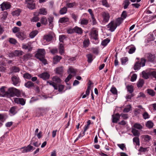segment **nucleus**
Here are the masks:
<instances>
[{"mask_svg":"<svg viewBox=\"0 0 156 156\" xmlns=\"http://www.w3.org/2000/svg\"><path fill=\"white\" fill-rule=\"evenodd\" d=\"M45 52L44 49H39L38 50L37 53L35 54V56L39 59L44 64L47 63V61L44 58V55Z\"/></svg>","mask_w":156,"mask_h":156,"instance_id":"1","label":"nucleus"},{"mask_svg":"<svg viewBox=\"0 0 156 156\" xmlns=\"http://www.w3.org/2000/svg\"><path fill=\"white\" fill-rule=\"evenodd\" d=\"M146 62V60L145 58H142L140 62L139 61L135 63L133 67L134 69L135 70H138L141 66H144L145 65Z\"/></svg>","mask_w":156,"mask_h":156,"instance_id":"2","label":"nucleus"},{"mask_svg":"<svg viewBox=\"0 0 156 156\" xmlns=\"http://www.w3.org/2000/svg\"><path fill=\"white\" fill-rule=\"evenodd\" d=\"M34 0H25V4L27 7L30 9L35 8V4L34 3Z\"/></svg>","mask_w":156,"mask_h":156,"instance_id":"3","label":"nucleus"},{"mask_svg":"<svg viewBox=\"0 0 156 156\" xmlns=\"http://www.w3.org/2000/svg\"><path fill=\"white\" fill-rule=\"evenodd\" d=\"M15 88L14 87H10L8 89V91H6L4 94L2 96L3 97H13L14 96V91Z\"/></svg>","mask_w":156,"mask_h":156,"instance_id":"4","label":"nucleus"},{"mask_svg":"<svg viewBox=\"0 0 156 156\" xmlns=\"http://www.w3.org/2000/svg\"><path fill=\"white\" fill-rule=\"evenodd\" d=\"M0 8L2 11L7 10L9 9L11 7L10 3L7 2H4L0 5Z\"/></svg>","mask_w":156,"mask_h":156,"instance_id":"5","label":"nucleus"},{"mask_svg":"<svg viewBox=\"0 0 156 156\" xmlns=\"http://www.w3.org/2000/svg\"><path fill=\"white\" fill-rule=\"evenodd\" d=\"M107 27L108 28V30L113 32L116 29L117 26L114 21H112L107 25Z\"/></svg>","mask_w":156,"mask_h":156,"instance_id":"6","label":"nucleus"},{"mask_svg":"<svg viewBox=\"0 0 156 156\" xmlns=\"http://www.w3.org/2000/svg\"><path fill=\"white\" fill-rule=\"evenodd\" d=\"M102 16L103 18V22L105 23L108 21L110 16L108 13L105 12H103L102 14Z\"/></svg>","mask_w":156,"mask_h":156,"instance_id":"7","label":"nucleus"},{"mask_svg":"<svg viewBox=\"0 0 156 156\" xmlns=\"http://www.w3.org/2000/svg\"><path fill=\"white\" fill-rule=\"evenodd\" d=\"M14 101L17 104H20L23 105L25 103V101L23 98H13Z\"/></svg>","mask_w":156,"mask_h":156,"instance_id":"8","label":"nucleus"},{"mask_svg":"<svg viewBox=\"0 0 156 156\" xmlns=\"http://www.w3.org/2000/svg\"><path fill=\"white\" fill-rule=\"evenodd\" d=\"M90 36L93 39L96 40L98 36V31L94 28L92 29L90 32Z\"/></svg>","mask_w":156,"mask_h":156,"instance_id":"9","label":"nucleus"},{"mask_svg":"<svg viewBox=\"0 0 156 156\" xmlns=\"http://www.w3.org/2000/svg\"><path fill=\"white\" fill-rule=\"evenodd\" d=\"M22 48L25 50H28V51H30L32 50L33 46L31 43L30 42H29L26 44H23Z\"/></svg>","mask_w":156,"mask_h":156,"instance_id":"10","label":"nucleus"},{"mask_svg":"<svg viewBox=\"0 0 156 156\" xmlns=\"http://www.w3.org/2000/svg\"><path fill=\"white\" fill-rule=\"evenodd\" d=\"M120 115L119 113H116L112 115V122L114 123H117L119 120Z\"/></svg>","mask_w":156,"mask_h":156,"instance_id":"11","label":"nucleus"},{"mask_svg":"<svg viewBox=\"0 0 156 156\" xmlns=\"http://www.w3.org/2000/svg\"><path fill=\"white\" fill-rule=\"evenodd\" d=\"M30 144L33 145L35 147H38L41 144L38 142L36 138L34 137L31 140Z\"/></svg>","mask_w":156,"mask_h":156,"instance_id":"12","label":"nucleus"},{"mask_svg":"<svg viewBox=\"0 0 156 156\" xmlns=\"http://www.w3.org/2000/svg\"><path fill=\"white\" fill-rule=\"evenodd\" d=\"M145 56L147 58L148 61L151 62H153L155 58V56L154 55L150 53L146 54Z\"/></svg>","mask_w":156,"mask_h":156,"instance_id":"13","label":"nucleus"},{"mask_svg":"<svg viewBox=\"0 0 156 156\" xmlns=\"http://www.w3.org/2000/svg\"><path fill=\"white\" fill-rule=\"evenodd\" d=\"M11 80L13 82V84L15 85H16L20 82L19 77L15 75L13 76H12Z\"/></svg>","mask_w":156,"mask_h":156,"instance_id":"14","label":"nucleus"},{"mask_svg":"<svg viewBox=\"0 0 156 156\" xmlns=\"http://www.w3.org/2000/svg\"><path fill=\"white\" fill-rule=\"evenodd\" d=\"M23 52L21 50H15L11 54V56L13 57V56H19L23 55Z\"/></svg>","mask_w":156,"mask_h":156,"instance_id":"15","label":"nucleus"},{"mask_svg":"<svg viewBox=\"0 0 156 156\" xmlns=\"http://www.w3.org/2000/svg\"><path fill=\"white\" fill-rule=\"evenodd\" d=\"M40 77L44 80L48 79L50 77L49 74L47 72L41 74L40 76Z\"/></svg>","mask_w":156,"mask_h":156,"instance_id":"16","label":"nucleus"},{"mask_svg":"<svg viewBox=\"0 0 156 156\" xmlns=\"http://www.w3.org/2000/svg\"><path fill=\"white\" fill-rule=\"evenodd\" d=\"M55 72L56 73L62 76L63 73V68L62 67L57 68L56 69Z\"/></svg>","mask_w":156,"mask_h":156,"instance_id":"17","label":"nucleus"},{"mask_svg":"<svg viewBox=\"0 0 156 156\" xmlns=\"http://www.w3.org/2000/svg\"><path fill=\"white\" fill-rule=\"evenodd\" d=\"M52 38L53 37L51 35L48 34L45 35L44 36V39L47 41L49 42L52 40Z\"/></svg>","mask_w":156,"mask_h":156,"instance_id":"18","label":"nucleus"},{"mask_svg":"<svg viewBox=\"0 0 156 156\" xmlns=\"http://www.w3.org/2000/svg\"><path fill=\"white\" fill-rule=\"evenodd\" d=\"M75 33L78 34H81L83 33V30L80 28L78 27H74Z\"/></svg>","mask_w":156,"mask_h":156,"instance_id":"19","label":"nucleus"},{"mask_svg":"<svg viewBox=\"0 0 156 156\" xmlns=\"http://www.w3.org/2000/svg\"><path fill=\"white\" fill-rule=\"evenodd\" d=\"M69 21V19L68 17H63L59 19V22L61 23H65Z\"/></svg>","mask_w":156,"mask_h":156,"instance_id":"20","label":"nucleus"},{"mask_svg":"<svg viewBox=\"0 0 156 156\" xmlns=\"http://www.w3.org/2000/svg\"><path fill=\"white\" fill-rule=\"evenodd\" d=\"M62 58V57L61 56H55L53 58V62L54 64H57L58 62H59L60 60Z\"/></svg>","mask_w":156,"mask_h":156,"instance_id":"21","label":"nucleus"},{"mask_svg":"<svg viewBox=\"0 0 156 156\" xmlns=\"http://www.w3.org/2000/svg\"><path fill=\"white\" fill-rule=\"evenodd\" d=\"M59 52L61 55L63 54L64 53V47L62 43H60L59 46Z\"/></svg>","mask_w":156,"mask_h":156,"instance_id":"22","label":"nucleus"},{"mask_svg":"<svg viewBox=\"0 0 156 156\" xmlns=\"http://www.w3.org/2000/svg\"><path fill=\"white\" fill-rule=\"evenodd\" d=\"M17 107L16 106L11 107L9 110V112L13 115L15 114L17 112Z\"/></svg>","mask_w":156,"mask_h":156,"instance_id":"23","label":"nucleus"},{"mask_svg":"<svg viewBox=\"0 0 156 156\" xmlns=\"http://www.w3.org/2000/svg\"><path fill=\"white\" fill-rule=\"evenodd\" d=\"M39 13L41 14L46 15L47 14L48 12L47 9L43 8L40 9Z\"/></svg>","mask_w":156,"mask_h":156,"instance_id":"24","label":"nucleus"},{"mask_svg":"<svg viewBox=\"0 0 156 156\" xmlns=\"http://www.w3.org/2000/svg\"><path fill=\"white\" fill-rule=\"evenodd\" d=\"M88 23V20L84 19L83 18L80 20L79 23L82 25H87Z\"/></svg>","mask_w":156,"mask_h":156,"instance_id":"25","label":"nucleus"},{"mask_svg":"<svg viewBox=\"0 0 156 156\" xmlns=\"http://www.w3.org/2000/svg\"><path fill=\"white\" fill-rule=\"evenodd\" d=\"M47 84H48L52 86L55 90L58 89V86L57 84L53 82L52 81H47Z\"/></svg>","mask_w":156,"mask_h":156,"instance_id":"26","label":"nucleus"},{"mask_svg":"<svg viewBox=\"0 0 156 156\" xmlns=\"http://www.w3.org/2000/svg\"><path fill=\"white\" fill-rule=\"evenodd\" d=\"M132 132L133 135L135 136L138 137L140 136V133L135 128H133L132 129Z\"/></svg>","mask_w":156,"mask_h":156,"instance_id":"27","label":"nucleus"},{"mask_svg":"<svg viewBox=\"0 0 156 156\" xmlns=\"http://www.w3.org/2000/svg\"><path fill=\"white\" fill-rule=\"evenodd\" d=\"M146 126L148 128L150 129L152 128L153 126V123L151 120L148 121L145 124Z\"/></svg>","mask_w":156,"mask_h":156,"instance_id":"28","label":"nucleus"},{"mask_svg":"<svg viewBox=\"0 0 156 156\" xmlns=\"http://www.w3.org/2000/svg\"><path fill=\"white\" fill-rule=\"evenodd\" d=\"M25 86L28 88L34 86V83L30 81H29L25 83Z\"/></svg>","mask_w":156,"mask_h":156,"instance_id":"29","label":"nucleus"},{"mask_svg":"<svg viewBox=\"0 0 156 156\" xmlns=\"http://www.w3.org/2000/svg\"><path fill=\"white\" fill-rule=\"evenodd\" d=\"M134 128L138 129H141L143 128L142 126L140 123H136L133 126Z\"/></svg>","mask_w":156,"mask_h":156,"instance_id":"30","label":"nucleus"},{"mask_svg":"<svg viewBox=\"0 0 156 156\" xmlns=\"http://www.w3.org/2000/svg\"><path fill=\"white\" fill-rule=\"evenodd\" d=\"M53 81L57 83H60L61 82V79L57 76H54L52 78Z\"/></svg>","mask_w":156,"mask_h":156,"instance_id":"31","label":"nucleus"},{"mask_svg":"<svg viewBox=\"0 0 156 156\" xmlns=\"http://www.w3.org/2000/svg\"><path fill=\"white\" fill-rule=\"evenodd\" d=\"M142 77L145 79H147L149 78V76H150L149 73H146L144 71L142 72Z\"/></svg>","mask_w":156,"mask_h":156,"instance_id":"32","label":"nucleus"},{"mask_svg":"<svg viewBox=\"0 0 156 156\" xmlns=\"http://www.w3.org/2000/svg\"><path fill=\"white\" fill-rule=\"evenodd\" d=\"M25 148L27 152H30L32 150H33L35 149V148H34L32 146H31L30 144L26 147H25Z\"/></svg>","mask_w":156,"mask_h":156,"instance_id":"33","label":"nucleus"},{"mask_svg":"<svg viewBox=\"0 0 156 156\" xmlns=\"http://www.w3.org/2000/svg\"><path fill=\"white\" fill-rule=\"evenodd\" d=\"M123 20L121 17L118 18L115 22V23L117 25V26H119L121 23L122 22Z\"/></svg>","mask_w":156,"mask_h":156,"instance_id":"34","label":"nucleus"},{"mask_svg":"<svg viewBox=\"0 0 156 156\" xmlns=\"http://www.w3.org/2000/svg\"><path fill=\"white\" fill-rule=\"evenodd\" d=\"M67 10V8L66 7H64L61 9L59 11V13L61 15L65 14L66 13Z\"/></svg>","mask_w":156,"mask_h":156,"instance_id":"35","label":"nucleus"},{"mask_svg":"<svg viewBox=\"0 0 156 156\" xmlns=\"http://www.w3.org/2000/svg\"><path fill=\"white\" fill-rule=\"evenodd\" d=\"M90 42L89 39H85L83 42V46L85 48L87 47L90 44Z\"/></svg>","mask_w":156,"mask_h":156,"instance_id":"36","label":"nucleus"},{"mask_svg":"<svg viewBox=\"0 0 156 156\" xmlns=\"http://www.w3.org/2000/svg\"><path fill=\"white\" fill-rule=\"evenodd\" d=\"M144 83V80L143 79H140L137 83L138 87H142Z\"/></svg>","mask_w":156,"mask_h":156,"instance_id":"37","label":"nucleus"},{"mask_svg":"<svg viewBox=\"0 0 156 156\" xmlns=\"http://www.w3.org/2000/svg\"><path fill=\"white\" fill-rule=\"evenodd\" d=\"M88 12L90 14L91 16V19H92V21H93V23H94L96 21L95 19L94 18V15L93 13L92 10L91 9H89L88 10Z\"/></svg>","mask_w":156,"mask_h":156,"instance_id":"38","label":"nucleus"},{"mask_svg":"<svg viewBox=\"0 0 156 156\" xmlns=\"http://www.w3.org/2000/svg\"><path fill=\"white\" fill-rule=\"evenodd\" d=\"M141 137L146 141H149L151 139V136L147 135H143Z\"/></svg>","mask_w":156,"mask_h":156,"instance_id":"39","label":"nucleus"},{"mask_svg":"<svg viewBox=\"0 0 156 156\" xmlns=\"http://www.w3.org/2000/svg\"><path fill=\"white\" fill-rule=\"evenodd\" d=\"M21 11L20 9H18L17 10H16L13 11L12 12V14L13 16H18L20 14Z\"/></svg>","mask_w":156,"mask_h":156,"instance_id":"40","label":"nucleus"},{"mask_svg":"<svg viewBox=\"0 0 156 156\" xmlns=\"http://www.w3.org/2000/svg\"><path fill=\"white\" fill-rule=\"evenodd\" d=\"M41 23L46 25L48 23L47 20L45 17H42L41 19Z\"/></svg>","mask_w":156,"mask_h":156,"instance_id":"41","label":"nucleus"},{"mask_svg":"<svg viewBox=\"0 0 156 156\" xmlns=\"http://www.w3.org/2000/svg\"><path fill=\"white\" fill-rule=\"evenodd\" d=\"M38 33L37 30L31 32L30 34V36L31 38H33Z\"/></svg>","mask_w":156,"mask_h":156,"instance_id":"42","label":"nucleus"},{"mask_svg":"<svg viewBox=\"0 0 156 156\" xmlns=\"http://www.w3.org/2000/svg\"><path fill=\"white\" fill-rule=\"evenodd\" d=\"M147 92L149 95L152 96L155 95V93L153 90L148 89L147 90Z\"/></svg>","mask_w":156,"mask_h":156,"instance_id":"43","label":"nucleus"},{"mask_svg":"<svg viewBox=\"0 0 156 156\" xmlns=\"http://www.w3.org/2000/svg\"><path fill=\"white\" fill-rule=\"evenodd\" d=\"M110 40L108 38H107L104 40L101 43V44L103 46H105L110 42Z\"/></svg>","mask_w":156,"mask_h":156,"instance_id":"44","label":"nucleus"},{"mask_svg":"<svg viewBox=\"0 0 156 156\" xmlns=\"http://www.w3.org/2000/svg\"><path fill=\"white\" fill-rule=\"evenodd\" d=\"M110 91L114 94L116 95L117 94V90L116 88L114 86L112 87Z\"/></svg>","mask_w":156,"mask_h":156,"instance_id":"45","label":"nucleus"},{"mask_svg":"<svg viewBox=\"0 0 156 156\" xmlns=\"http://www.w3.org/2000/svg\"><path fill=\"white\" fill-rule=\"evenodd\" d=\"M14 93V96H16L17 97H20L21 95V93L20 91L18 90L16 88L15 89Z\"/></svg>","mask_w":156,"mask_h":156,"instance_id":"46","label":"nucleus"},{"mask_svg":"<svg viewBox=\"0 0 156 156\" xmlns=\"http://www.w3.org/2000/svg\"><path fill=\"white\" fill-rule=\"evenodd\" d=\"M128 61V58L127 57H124L121 59V61L122 65H125Z\"/></svg>","mask_w":156,"mask_h":156,"instance_id":"47","label":"nucleus"},{"mask_svg":"<svg viewBox=\"0 0 156 156\" xmlns=\"http://www.w3.org/2000/svg\"><path fill=\"white\" fill-rule=\"evenodd\" d=\"M127 16V12L125 11H124L122 12V14L121 15V18L123 20L126 19Z\"/></svg>","mask_w":156,"mask_h":156,"instance_id":"48","label":"nucleus"},{"mask_svg":"<svg viewBox=\"0 0 156 156\" xmlns=\"http://www.w3.org/2000/svg\"><path fill=\"white\" fill-rule=\"evenodd\" d=\"M11 70L12 72H18L20 71V69L19 67L16 66H13L12 67Z\"/></svg>","mask_w":156,"mask_h":156,"instance_id":"49","label":"nucleus"},{"mask_svg":"<svg viewBox=\"0 0 156 156\" xmlns=\"http://www.w3.org/2000/svg\"><path fill=\"white\" fill-rule=\"evenodd\" d=\"M23 77L25 79H30L32 77L31 75L28 73H26L23 75Z\"/></svg>","mask_w":156,"mask_h":156,"instance_id":"50","label":"nucleus"},{"mask_svg":"<svg viewBox=\"0 0 156 156\" xmlns=\"http://www.w3.org/2000/svg\"><path fill=\"white\" fill-rule=\"evenodd\" d=\"M131 108V106L130 105L126 106V107L124 109L123 112H129L130 111Z\"/></svg>","mask_w":156,"mask_h":156,"instance_id":"51","label":"nucleus"},{"mask_svg":"<svg viewBox=\"0 0 156 156\" xmlns=\"http://www.w3.org/2000/svg\"><path fill=\"white\" fill-rule=\"evenodd\" d=\"M133 142L136 143V145H140V140L139 138L138 137H134L133 139Z\"/></svg>","mask_w":156,"mask_h":156,"instance_id":"52","label":"nucleus"},{"mask_svg":"<svg viewBox=\"0 0 156 156\" xmlns=\"http://www.w3.org/2000/svg\"><path fill=\"white\" fill-rule=\"evenodd\" d=\"M124 9H126L127 8L128 6L130 4V2L129 0H125L124 2Z\"/></svg>","mask_w":156,"mask_h":156,"instance_id":"53","label":"nucleus"},{"mask_svg":"<svg viewBox=\"0 0 156 156\" xmlns=\"http://www.w3.org/2000/svg\"><path fill=\"white\" fill-rule=\"evenodd\" d=\"M101 1L103 5L107 7H109V5L107 2V0H101Z\"/></svg>","mask_w":156,"mask_h":156,"instance_id":"54","label":"nucleus"},{"mask_svg":"<svg viewBox=\"0 0 156 156\" xmlns=\"http://www.w3.org/2000/svg\"><path fill=\"white\" fill-rule=\"evenodd\" d=\"M66 5L68 8H72L74 6L76 5V4L75 2L73 3H67L66 4Z\"/></svg>","mask_w":156,"mask_h":156,"instance_id":"55","label":"nucleus"},{"mask_svg":"<svg viewBox=\"0 0 156 156\" xmlns=\"http://www.w3.org/2000/svg\"><path fill=\"white\" fill-rule=\"evenodd\" d=\"M143 117L144 119H148L150 116L148 114L147 112H144L143 114Z\"/></svg>","mask_w":156,"mask_h":156,"instance_id":"56","label":"nucleus"},{"mask_svg":"<svg viewBox=\"0 0 156 156\" xmlns=\"http://www.w3.org/2000/svg\"><path fill=\"white\" fill-rule=\"evenodd\" d=\"M66 38V36L64 35H62L59 36V40L60 42L63 43L64 40Z\"/></svg>","mask_w":156,"mask_h":156,"instance_id":"57","label":"nucleus"},{"mask_svg":"<svg viewBox=\"0 0 156 156\" xmlns=\"http://www.w3.org/2000/svg\"><path fill=\"white\" fill-rule=\"evenodd\" d=\"M54 18L50 16L48 18V20L49 22V24L50 27L52 26V23L53 22Z\"/></svg>","mask_w":156,"mask_h":156,"instance_id":"58","label":"nucleus"},{"mask_svg":"<svg viewBox=\"0 0 156 156\" xmlns=\"http://www.w3.org/2000/svg\"><path fill=\"white\" fill-rule=\"evenodd\" d=\"M135 47L134 46H133L130 47V48H129V50L128 52L129 54H132L135 52Z\"/></svg>","mask_w":156,"mask_h":156,"instance_id":"59","label":"nucleus"},{"mask_svg":"<svg viewBox=\"0 0 156 156\" xmlns=\"http://www.w3.org/2000/svg\"><path fill=\"white\" fill-rule=\"evenodd\" d=\"M127 91L130 93H132L133 91V87L132 86H127Z\"/></svg>","mask_w":156,"mask_h":156,"instance_id":"60","label":"nucleus"},{"mask_svg":"<svg viewBox=\"0 0 156 156\" xmlns=\"http://www.w3.org/2000/svg\"><path fill=\"white\" fill-rule=\"evenodd\" d=\"M87 57L88 58V61L90 63L92 61V55L91 54H88L87 55Z\"/></svg>","mask_w":156,"mask_h":156,"instance_id":"61","label":"nucleus"},{"mask_svg":"<svg viewBox=\"0 0 156 156\" xmlns=\"http://www.w3.org/2000/svg\"><path fill=\"white\" fill-rule=\"evenodd\" d=\"M8 15V14L7 12H4L2 16V17L1 19L2 20H5L7 17Z\"/></svg>","mask_w":156,"mask_h":156,"instance_id":"62","label":"nucleus"},{"mask_svg":"<svg viewBox=\"0 0 156 156\" xmlns=\"http://www.w3.org/2000/svg\"><path fill=\"white\" fill-rule=\"evenodd\" d=\"M118 146L122 150H123L126 148L125 145L124 144H117Z\"/></svg>","mask_w":156,"mask_h":156,"instance_id":"63","label":"nucleus"},{"mask_svg":"<svg viewBox=\"0 0 156 156\" xmlns=\"http://www.w3.org/2000/svg\"><path fill=\"white\" fill-rule=\"evenodd\" d=\"M150 76H151L154 78H156V72L155 71H151L149 72Z\"/></svg>","mask_w":156,"mask_h":156,"instance_id":"64","label":"nucleus"}]
</instances>
